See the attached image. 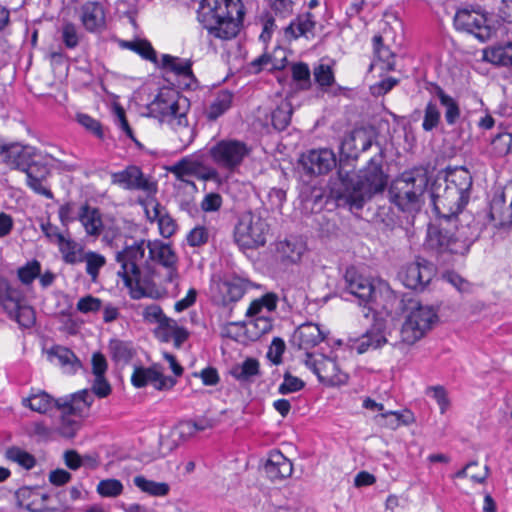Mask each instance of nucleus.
Wrapping results in <instances>:
<instances>
[{"mask_svg":"<svg viewBox=\"0 0 512 512\" xmlns=\"http://www.w3.org/2000/svg\"><path fill=\"white\" fill-rule=\"evenodd\" d=\"M133 482L142 492L154 497L166 496L170 491L169 484L148 480L141 475L134 477Z\"/></svg>","mask_w":512,"mask_h":512,"instance_id":"obj_40","label":"nucleus"},{"mask_svg":"<svg viewBox=\"0 0 512 512\" xmlns=\"http://www.w3.org/2000/svg\"><path fill=\"white\" fill-rule=\"evenodd\" d=\"M436 180H441L446 188L456 190L458 194L465 196L466 199L469 200L473 180L470 172L466 168H455L448 172L445 177L437 178Z\"/></svg>","mask_w":512,"mask_h":512,"instance_id":"obj_26","label":"nucleus"},{"mask_svg":"<svg viewBox=\"0 0 512 512\" xmlns=\"http://www.w3.org/2000/svg\"><path fill=\"white\" fill-rule=\"evenodd\" d=\"M76 307L79 312L84 314L95 313L101 309L102 301L92 295H87L79 299Z\"/></svg>","mask_w":512,"mask_h":512,"instance_id":"obj_61","label":"nucleus"},{"mask_svg":"<svg viewBox=\"0 0 512 512\" xmlns=\"http://www.w3.org/2000/svg\"><path fill=\"white\" fill-rule=\"evenodd\" d=\"M23 300L22 292L12 286L5 278L0 277V304L5 311L9 314V312L15 310Z\"/></svg>","mask_w":512,"mask_h":512,"instance_id":"obj_29","label":"nucleus"},{"mask_svg":"<svg viewBox=\"0 0 512 512\" xmlns=\"http://www.w3.org/2000/svg\"><path fill=\"white\" fill-rule=\"evenodd\" d=\"M9 316L25 328H29L35 323V312L33 308L24 305L22 302L15 310L9 312Z\"/></svg>","mask_w":512,"mask_h":512,"instance_id":"obj_51","label":"nucleus"},{"mask_svg":"<svg viewBox=\"0 0 512 512\" xmlns=\"http://www.w3.org/2000/svg\"><path fill=\"white\" fill-rule=\"evenodd\" d=\"M40 271V263L38 261H33L18 270V277L22 283L30 284L37 276L40 275Z\"/></svg>","mask_w":512,"mask_h":512,"instance_id":"obj_60","label":"nucleus"},{"mask_svg":"<svg viewBox=\"0 0 512 512\" xmlns=\"http://www.w3.org/2000/svg\"><path fill=\"white\" fill-rule=\"evenodd\" d=\"M434 94L445 108L444 116L447 124L450 126L454 125L460 117V108L457 101L438 85L434 88Z\"/></svg>","mask_w":512,"mask_h":512,"instance_id":"obj_34","label":"nucleus"},{"mask_svg":"<svg viewBox=\"0 0 512 512\" xmlns=\"http://www.w3.org/2000/svg\"><path fill=\"white\" fill-rule=\"evenodd\" d=\"M154 218H157L160 234L165 237H171L177 228L175 221L167 214H162L157 204L154 208Z\"/></svg>","mask_w":512,"mask_h":512,"instance_id":"obj_53","label":"nucleus"},{"mask_svg":"<svg viewBox=\"0 0 512 512\" xmlns=\"http://www.w3.org/2000/svg\"><path fill=\"white\" fill-rule=\"evenodd\" d=\"M277 251L282 261L297 263L305 252V245L295 238L286 239L279 242Z\"/></svg>","mask_w":512,"mask_h":512,"instance_id":"obj_33","label":"nucleus"},{"mask_svg":"<svg viewBox=\"0 0 512 512\" xmlns=\"http://www.w3.org/2000/svg\"><path fill=\"white\" fill-rule=\"evenodd\" d=\"M122 491L123 485L117 479L101 480L97 486V492L103 497H117Z\"/></svg>","mask_w":512,"mask_h":512,"instance_id":"obj_56","label":"nucleus"},{"mask_svg":"<svg viewBox=\"0 0 512 512\" xmlns=\"http://www.w3.org/2000/svg\"><path fill=\"white\" fill-rule=\"evenodd\" d=\"M315 82L321 87H330L334 83V73L327 64H318L313 69Z\"/></svg>","mask_w":512,"mask_h":512,"instance_id":"obj_55","label":"nucleus"},{"mask_svg":"<svg viewBox=\"0 0 512 512\" xmlns=\"http://www.w3.org/2000/svg\"><path fill=\"white\" fill-rule=\"evenodd\" d=\"M304 386L305 383L303 380L291 375L290 372H286L283 376V382L278 388V392L282 395H286L300 391Z\"/></svg>","mask_w":512,"mask_h":512,"instance_id":"obj_58","label":"nucleus"},{"mask_svg":"<svg viewBox=\"0 0 512 512\" xmlns=\"http://www.w3.org/2000/svg\"><path fill=\"white\" fill-rule=\"evenodd\" d=\"M378 152L367 166L356 175L345 171L342 159L337 171L339 185L333 189L338 206H348L350 210H360L374 194L382 192L387 186V175L382 170L383 150L377 145Z\"/></svg>","mask_w":512,"mask_h":512,"instance_id":"obj_1","label":"nucleus"},{"mask_svg":"<svg viewBox=\"0 0 512 512\" xmlns=\"http://www.w3.org/2000/svg\"><path fill=\"white\" fill-rule=\"evenodd\" d=\"M323 340L324 335L317 324L305 323L294 331L290 342L299 349L309 350L320 344Z\"/></svg>","mask_w":512,"mask_h":512,"instance_id":"obj_23","label":"nucleus"},{"mask_svg":"<svg viewBox=\"0 0 512 512\" xmlns=\"http://www.w3.org/2000/svg\"><path fill=\"white\" fill-rule=\"evenodd\" d=\"M437 318L432 307L415 304L402 325L400 331L402 341L409 345L414 344L431 329Z\"/></svg>","mask_w":512,"mask_h":512,"instance_id":"obj_8","label":"nucleus"},{"mask_svg":"<svg viewBox=\"0 0 512 512\" xmlns=\"http://www.w3.org/2000/svg\"><path fill=\"white\" fill-rule=\"evenodd\" d=\"M374 51L376 56L380 61H382L385 66L383 69L391 71L395 69L394 63V54L391 50L383 45V38L380 35H376L373 37Z\"/></svg>","mask_w":512,"mask_h":512,"instance_id":"obj_49","label":"nucleus"},{"mask_svg":"<svg viewBox=\"0 0 512 512\" xmlns=\"http://www.w3.org/2000/svg\"><path fill=\"white\" fill-rule=\"evenodd\" d=\"M94 401L93 393L88 389L58 398L55 407L59 410H67L69 414L84 416Z\"/></svg>","mask_w":512,"mask_h":512,"instance_id":"obj_22","label":"nucleus"},{"mask_svg":"<svg viewBox=\"0 0 512 512\" xmlns=\"http://www.w3.org/2000/svg\"><path fill=\"white\" fill-rule=\"evenodd\" d=\"M293 80L299 83L301 89H308L311 86L310 69L306 63L299 62L292 65Z\"/></svg>","mask_w":512,"mask_h":512,"instance_id":"obj_57","label":"nucleus"},{"mask_svg":"<svg viewBox=\"0 0 512 512\" xmlns=\"http://www.w3.org/2000/svg\"><path fill=\"white\" fill-rule=\"evenodd\" d=\"M61 423L58 427L60 435L65 438H73L80 428V422L72 419L73 414H69L67 410H62Z\"/></svg>","mask_w":512,"mask_h":512,"instance_id":"obj_54","label":"nucleus"},{"mask_svg":"<svg viewBox=\"0 0 512 512\" xmlns=\"http://www.w3.org/2000/svg\"><path fill=\"white\" fill-rule=\"evenodd\" d=\"M5 456L8 460L16 462L27 470L32 469L36 464V459L32 454L18 447H11L7 449Z\"/></svg>","mask_w":512,"mask_h":512,"instance_id":"obj_50","label":"nucleus"},{"mask_svg":"<svg viewBox=\"0 0 512 512\" xmlns=\"http://www.w3.org/2000/svg\"><path fill=\"white\" fill-rule=\"evenodd\" d=\"M204 430L203 426L198 425L196 422L185 421L179 423L171 429L168 436L160 437V446L168 451L174 450L181 441L186 440L188 437L195 434L197 431Z\"/></svg>","mask_w":512,"mask_h":512,"instance_id":"obj_25","label":"nucleus"},{"mask_svg":"<svg viewBox=\"0 0 512 512\" xmlns=\"http://www.w3.org/2000/svg\"><path fill=\"white\" fill-rule=\"evenodd\" d=\"M232 101L233 94L230 91H219L208 108L207 118L213 121L219 118L231 107Z\"/></svg>","mask_w":512,"mask_h":512,"instance_id":"obj_38","label":"nucleus"},{"mask_svg":"<svg viewBox=\"0 0 512 512\" xmlns=\"http://www.w3.org/2000/svg\"><path fill=\"white\" fill-rule=\"evenodd\" d=\"M429 183L428 171L423 167L404 171L391 184V201L403 212L416 213L424 204Z\"/></svg>","mask_w":512,"mask_h":512,"instance_id":"obj_4","label":"nucleus"},{"mask_svg":"<svg viewBox=\"0 0 512 512\" xmlns=\"http://www.w3.org/2000/svg\"><path fill=\"white\" fill-rule=\"evenodd\" d=\"M484 58L498 66H512V42L486 49Z\"/></svg>","mask_w":512,"mask_h":512,"instance_id":"obj_36","label":"nucleus"},{"mask_svg":"<svg viewBox=\"0 0 512 512\" xmlns=\"http://www.w3.org/2000/svg\"><path fill=\"white\" fill-rule=\"evenodd\" d=\"M250 149L239 140H221L209 150L213 162L220 168L235 171L248 156Z\"/></svg>","mask_w":512,"mask_h":512,"instance_id":"obj_10","label":"nucleus"},{"mask_svg":"<svg viewBox=\"0 0 512 512\" xmlns=\"http://www.w3.org/2000/svg\"><path fill=\"white\" fill-rule=\"evenodd\" d=\"M187 104V98L175 91L166 90L161 91L148 105L150 115L170 125L178 135L180 148L189 146L195 137L194 129L187 120Z\"/></svg>","mask_w":512,"mask_h":512,"instance_id":"obj_3","label":"nucleus"},{"mask_svg":"<svg viewBox=\"0 0 512 512\" xmlns=\"http://www.w3.org/2000/svg\"><path fill=\"white\" fill-rule=\"evenodd\" d=\"M197 169V160L182 159L171 166L169 171L174 174L177 180L191 186L194 190H196V185L191 180V177H196V174L198 173Z\"/></svg>","mask_w":512,"mask_h":512,"instance_id":"obj_31","label":"nucleus"},{"mask_svg":"<svg viewBox=\"0 0 512 512\" xmlns=\"http://www.w3.org/2000/svg\"><path fill=\"white\" fill-rule=\"evenodd\" d=\"M62 41L66 48L74 49L78 46L80 41V35L77 27L71 22H67L62 27Z\"/></svg>","mask_w":512,"mask_h":512,"instance_id":"obj_59","label":"nucleus"},{"mask_svg":"<svg viewBox=\"0 0 512 512\" xmlns=\"http://www.w3.org/2000/svg\"><path fill=\"white\" fill-rule=\"evenodd\" d=\"M163 340L169 341L173 339L174 346L180 348L181 345L188 339L189 332L184 328L177 325L175 320H171V324L166 326L163 331Z\"/></svg>","mask_w":512,"mask_h":512,"instance_id":"obj_48","label":"nucleus"},{"mask_svg":"<svg viewBox=\"0 0 512 512\" xmlns=\"http://www.w3.org/2000/svg\"><path fill=\"white\" fill-rule=\"evenodd\" d=\"M90 391L93 393V396L96 395L99 398H105L111 393V386L105 378V375L95 376Z\"/></svg>","mask_w":512,"mask_h":512,"instance_id":"obj_63","label":"nucleus"},{"mask_svg":"<svg viewBox=\"0 0 512 512\" xmlns=\"http://www.w3.org/2000/svg\"><path fill=\"white\" fill-rule=\"evenodd\" d=\"M34 158H37V151L34 147L20 143L0 145V160L13 169L23 172L26 167L20 165L23 163L28 166Z\"/></svg>","mask_w":512,"mask_h":512,"instance_id":"obj_17","label":"nucleus"},{"mask_svg":"<svg viewBox=\"0 0 512 512\" xmlns=\"http://www.w3.org/2000/svg\"><path fill=\"white\" fill-rule=\"evenodd\" d=\"M244 14L241 0H202L197 11L203 28L210 36L221 40L237 36Z\"/></svg>","mask_w":512,"mask_h":512,"instance_id":"obj_2","label":"nucleus"},{"mask_svg":"<svg viewBox=\"0 0 512 512\" xmlns=\"http://www.w3.org/2000/svg\"><path fill=\"white\" fill-rule=\"evenodd\" d=\"M231 375L240 382L251 383L260 375V364L255 358H246L236 364L230 371Z\"/></svg>","mask_w":512,"mask_h":512,"instance_id":"obj_32","label":"nucleus"},{"mask_svg":"<svg viewBox=\"0 0 512 512\" xmlns=\"http://www.w3.org/2000/svg\"><path fill=\"white\" fill-rule=\"evenodd\" d=\"M344 288L359 300V305L368 306L375 298L376 291L370 279L360 275L354 267L346 269Z\"/></svg>","mask_w":512,"mask_h":512,"instance_id":"obj_16","label":"nucleus"},{"mask_svg":"<svg viewBox=\"0 0 512 512\" xmlns=\"http://www.w3.org/2000/svg\"><path fill=\"white\" fill-rule=\"evenodd\" d=\"M315 20L312 13L307 12L297 17L286 27V33L291 34L294 38L306 35L315 27Z\"/></svg>","mask_w":512,"mask_h":512,"instance_id":"obj_43","label":"nucleus"},{"mask_svg":"<svg viewBox=\"0 0 512 512\" xmlns=\"http://www.w3.org/2000/svg\"><path fill=\"white\" fill-rule=\"evenodd\" d=\"M131 382L136 388L152 384L157 390H165L172 388L176 380L172 377L164 376L159 367L154 365L148 368L135 367L131 376Z\"/></svg>","mask_w":512,"mask_h":512,"instance_id":"obj_18","label":"nucleus"},{"mask_svg":"<svg viewBox=\"0 0 512 512\" xmlns=\"http://www.w3.org/2000/svg\"><path fill=\"white\" fill-rule=\"evenodd\" d=\"M21 167H25V164H21ZM27 176V185L37 194L46 197L47 199L53 198L52 191L43 185V182L50 175V168L48 164L41 158H34L31 163L23 171Z\"/></svg>","mask_w":512,"mask_h":512,"instance_id":"obj_19","label":"nucleus"},{"mask_svg":"<svg viewBox=\"0 0 512 512\" xmlns=\"http://www.w3.org/2000/svg\"><path fill=\"white\" fill-rule=\"evenodd\" d=\"M293 465L280 451H272L264 465L266 476L273 482L291 476Z\"/></svg>","mask_w":512,"mask_h":512,"instance_id":"obj_24","label":"nucleus"},{"mask_svg":"<svg viewBox=\"0 0 512 512\" xmlns=\"http://www.w3.org/2000/svg\"><path fill=\"white\" fill-rule=\"evenodd\" d=\"M441 123V112L435 101L430 100L424 108V116L422 122V129L425 132H431L436 129Z\"/></svg>","mask_w":512,"mask_h":512,"instance_id":"obj_45","label":"nucleus"},{"mask_svg":"<svg viewBox=\"0 0 512 512\" xmlns=\"http://www.w3.org/2000/svg\"><path fill=\"white\" fill-rule=\"evenodd\" d=\"M86 262V273L95 281L99 275V270L105 265V257L96 252L89 251L82 257Z\"/></svg>","mask_w":512,"mask_h":512,"instance_id":"obj_52","label":"nucleus"},{"mask_svg":"<svg viewBox=\"0 0 512 512\" xmlns=\"http://www.w3.org/2000/svg\"><path fill=\"white\" fill-rule=\"evenodd\" d=\"M300 164L306 174L324 175L336 167L337 161L332 150L322 148L302 154Z\"/></svg>","mask_w":512,"mask_h":512,"instance_id":"obj_13","label":"nucleus"},{"mask_svg":"<svg viewBox=\"0 0 512 512\" xmlns=\"http://www.w3.org/2000/svg\"><path fill=\"white\" fill-rule=\"evenodd\" d=\"M270 226L267 220L257 211L243 212L234 228V239L243 248H258L264 246Z\"/></svg>","mask_w":512,"mask_h":512,"instance_id":"obj_6","label":"nucleus"},{"mask_svg":"<svg viewBox=\"0 0 512 512\" xmlns=\"http://www.w3.org/2000/svg\"><path fill=\"white\" fill-rule=\"evenodd\" d=\"M59 251L62 254L63 260L67 264H77L83 262V248L70 238H63V241L58 244Z\"/></svg>","mask_w":512,"mask_h":512,"instance_id":"obj_41","label":"nucleus"},{"mask_svg":"<svg viewBox=\"0 0 512 512\" xmlns=\"http://www.w3.org/2000/svg\"><path fill=\"white\" fill-rule=\"evenodd\" d=\"M478 234L470 226H461L455 232L436 227L429 228L425 246L437 256L465 255Z\"/></svg>","mask_w":512,"mask_h":512,"instance_id":"obj_5","label":"nucleus"},{"mask_svg":"<svg viewBox=\"0 0 512 512\" xmlns=\"http://www.w3.org/2000/svg\"><path fill=\"white\" fill-rule=\"evenodd\" d=\"M79 19L90 33H101L106 29V11L100 2L84 3L79 10Z\"/></svg>","mask_w":512,"mask_h":512,"instance_id":"obj_21","label":"nucleus"},{"mask_svg":"<svg viewBox=\"0 0 512 512\" xmlns=\"http://www.w3.org/2000/svg\"><path fill=\"white\" fill-rule=\"evenodd\" d=\"M122 46L136 52L146 60L153 63L157 62L156 52L147 40L137 39L134 41H124Z\"/></svg>","mask_w":512,"mask_h":512,"instance_id":"obj_47","label":"nucleus"},{"mask_svg":"<svg viewBox=\"0 0 512 512\" xmlns=\"http://www.w3.org/2000/svg\"><path fill=\"white\" fill-rule=\"evenodd\" d=\"M143 318L148 323H157L159 332H162L166 326H169L172 320L163 313L161 307L157 304H151L145 307Z\"/></svg>","mask_w":512,"mask_h":512,"instance_id":"obj_46","label":"nucleus"},{"mask_svg":"<svg viewBox=\"0 0 512 512\" xmlns=\"http://www.w3.org/2000/svg\"><path fill=\"white\" fill-rule=\"evenodd\" d=\"M56 401L57 399H54L47 392L37 390L32 392L27 398H24L22 400V404L23 406L30 408L32 411L45 414L55 407Z\"/></svg>","mask_w":512,"mask_h":512,"instance_id":"obj_30","label":"nucleus"},{"mask_svg":"<svg viewBox=\"0 0 512 512\" xmlns=\"http://www.w3.org/2000/svg\"><path fill=\"white\" fill-rule=\"evenodd\" d=\"M77 219L80 221L87 235L98 237L103 231V221L100 210L89 204L80 207L77 213Z\"/></svg>","mask_w":512,"mask_h":512,"instance_id":"obj_27","label":"nucleus"},{"mask_svg":"<svg viewBox=\"0 0 512 512\" xmlns=\"http://www.w3.org/2000/svg\"><path fill=\"white\" fill-rule=\"evenodd\" d=\"M292 113V104L287 100L281 101L271 113L273 127L278 131L286 129L290 124Z\"/></svg>","mask_w":512,"mask_h":512,"instance_id":"obj_42","label":"nucleus"},{"mask_svg":"<svg viewBox=\"0 0 512 512\" xmlns=\"http://www.w3.org/2000/svg\"><path fill=\"white\" fill-rule=\"evenodd\" d=\"M385 343H387V339L383 335L373 331H367L365 335L355 341L352 347L358 354H363L368 351L369 348L377 349Z\"/></svg>","mask_w":512,"mask_h":512,"instance_id":"obj_44","label":"nucleus"},{"mask_svg":"<svg viewBox=\"0 0 512 512\" xmlns=\"http://www.w3.org/2000/svg\"><path fill=\"white\" fill-rule=\"evenodd\" d=\"M109 351L112 359L116 363L123 364L129 363L136 354L132 342L123 341L120 339L110 340Z\"/></svg>","mask_w":512,"mask_h":512,"instance_id":"obj_37","label":"nucleus"},{"mask_svg":"<svg viewBox=\"0 0 512 512\" xmlns=\"http://www.w3.org/2000/svg\"><path fill=\"white\" fill-rule=\"evenodd\" d=\"M374 133L367 128H356L343 139L340 151L341 158L356 160L360 153L367 151L374 143Z\"/></svg>","mask_w":512,"mask_h":512,"instance_id":"obj_14","label":"nucleus"},{"mask_svg":"<svg viewBox=\"0 0 512 512\" xmlns=\"http://www.w3.org/2000/svg\"><path fill=\"white\" fill-rule=\"evenodd\" d=\"M77 119L82 126L92 132L95 136L100 139L103 138V130L101 124L97 120L93 119L87 114H78Z\"/></svg>","mask_w":512,"mask_h":512,"instance_id":"obj_64","label":"nucleus"},{"mask_svg":"<svg viewBox=\"0 0 512 512\" xmlns=\"http://www.w3.org/2000/svg\"><path fill=\"white\" fill-rule=\"evenodd\" d=\"M285 342L279 337H275L269 347L267 357L273 364H280L282 362V355L285 351Z\"/></svg>","mask_w":512,"mask_h":512,"instance_id":"obj_62","label":"nucleus"},{"mask_svg":"<svg viewBox=\"0 0 512 512\" xmlns=\"http://www.w3.org/2000/svg\"><path fill=\"white\" fill-rule=\"evenodd\" d=\"M192 62L190 60H182L169 54L162 55L161 68L167 69L178 76L193 77Z\"/></svg>","mask_w":512,"mask_h":512,"instance_id":"obj_39","label":"nucleus"},{"mask_svg":"<svg viewBox=\"0 0 512 512\" xmlns=\"http://www.w3.org/2000/svg\"><path fill=\"white\" fill-rule=\"evenodd\" d=\"M249 282L245 279L234 277L217 284L222 297L223 305L239 301L248 288Z\"/></svg>","mask_w":512,"mask_h":512,"instance_id":"obj_28","label":"nucleus"},{"mask_svg":"<svg viewBox=\"0 0 512 512\" xmlns=\"http://www.w3.org/2000/svg\"><path fill=\"white\" fill-rule=\"evenodd\" d=\"M111 182L127 190H141L151 192L155 185L145 178L141 169L131 165L120 172L111 174Z\"/></svg>","mask_w":512,"mask_h":512,"instance_id":"obj_20","label":"nucleus"},{"mask_svg":"<svg viewBox=\"0 0 512 512\" xmlns=\"http://www.w3.org/2000/svg\"><path fill=\"white\" fill-rule=\"evenodd\" d=\"M305 365L317 375L319 381L328 386H337L347 382L348 376L343 373L337 362L323 354L307 353Z\"/></svg>","mask_w":512,"mask_h":512,"instance_id":"obj_11","label":"nucleus"},{"mask_svg":"<svg viewBox=\"0 0 512 512\" xmlns=\"http://www.w3.org/2000/svg\"><path fill=\"white\" fill-rule=\"evenodd\" d=\"M147 248L149 249L150 258L158 261L165 268L176 265L177 256L169 245L148 241Z\"/></svg>","mask_w":512,"mask_h":512,"instance_id":"obj_35","label":"nucleus"},{"mask_svg":"<svg viewBox=\"0 0 512 512\" xmlns=\"http://www.w3.org/2000/svg\"><path fill=\"white\" fill-rule=\"evenodd\" d=\"M147 242L140 240L134 242L130 246H126L124 250L116 255V261L120 263L121 269L118 275L123 279L126 286L132 288L137 287L143 295V289L149 284V280L142 276L139 262L144 259Z\"/></svg>","mask_w":512,"mask_h":512,"instance_id":"obj_7","label":"nucleus"},{"mask_svg":"<svg viewBox=\"0 0 512 512\" xmlns=\"http://www.w3.org/2000/svg\"><path fill=\"white\" fill-rule=\"evenodd\" d=\"M435 269L425 260L407 264L399 273L402 283L409 289L423 290L434 277Z\"/></svg>","mask_w":512,"mask_h":512,"instance_id":"obj_15","label":"nucleus"},{"mask_svg":"<svg viewBox=\"0 0 512 512\" xmlns=\"http://www.w3.org/2000/svg\"><path fill=\"white\" fill-rule=\"evenodd\" d=\"M430 200L434 211L445 218H451L458 215L467 205L465 196L446 188L441 180H435L430 189Z\"/></svg>","mask_w":512,"mask_h":512,"instance_id":"obj_9","label":"nucleus"},{"mask_svg":"<svg viewBox=\"0 0 512 512\" xmlns=\"http://www.w3.org/2000/svg\"><path fill=\"white\" fill-rule=\"evenodd\" d=\"M454 26L457 30L473 34L482 41L488 39L492 33L486 14L480 9H458L454 16Z\"/></svg>","mask_w":512,"mask_h":512,"instance_id":"obj_12","label":"nucleus"}]
</instances>
